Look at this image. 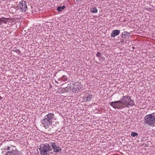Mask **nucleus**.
Wrapping results in <instances>:
<instances>
[{"label":"nucleus","mask_w":155,"mask_h":155,"mask_svg":"<svg viewBox=\"0 0 155 155\" xmlns=\"http://www.w3.org/2000/svg\"><path fill=\"white\" fill-rule=\"evenodd\" d=\"M110 105L115 109H119L124 107L128 108L129 106H133L135 104L134 100L131 99L130 97L126 95L122 97L121 100L112 102Z\"/></svg>","instance_id":"obj_1"},{"label":"nucleus","mask_w":155,"mask_h":155,"mask_svg":"<svg viewBox=\"0 0 155 155\" xmlns=\"http://www.w3.org/2000/svg\"><path fill=\"white\" fill-rule=\"evenodd\" d=\"M39 150L41 155H49V153H52V149L51 145L47 143L41 144Z\"/></svg>","instance_id":"obj_2"},{"label":"nucleus","mask_w":155,"mask_h":155,"mask_svg":"<svg viewBox=\"0 0 155 155\" xmlns=\"http://www.w3.org/2000/svg\"><path fill=\"white\" fill-rule=\"evenodd\" d=\"M144 119L146 124L151 126H153L155 124V113L146 115Z\"/></svg>","instance_id":"obj_3"},{"label":"nucleus","mask_w":155,"mask_h":155,"mask_svg":"<svg viewBox=\"0 0 155 155\" xmlns=\"http://www.w3.org/2000/svg\"><path fill=\"white\" fill-rule=\"evenodd\" d=\"M18 7L22 12H26L27 8L26 2L24 1H22L19 3Z\"/></svg>","instance_id":"obj_4"},{"label":"nucleus","mask_w":155,"mask_h":155,"mask_svg":"<svg viewBox=\"0 0 155 155\" xmlns=\"http://www.w3.org/2000/svg\"><path fill=\"white\" fill-rule=\"evenodd\" d=\"M79 83L78 82L74 83V84H68V87L70 88V90H72L74 92H76L78 91V86Z\"/></svg>","instance_id":"obj_5"},{"label":"nucleus","mask_w":155,"mask_h":155,"mask_svg":"<svg viewBox=\"0 0 155 155\" xmlns=\"http://www.w3.org/2000/svg\"><path fill=\"white\" fill-rule=\"evenodd\" d=\"M41 123L45 128H48V126L50 125H51L52 124L45 117L41 120Z\"/></svg>","instance_id":"obj_6"},{"label":"nucleus","mask_w":155,"mask_h":155,"mask_svg":"<svg viewBox=\"0 0 155 155\" xmlns=\"http://www.w3.org/2000/svg\"><path fill=\"white\" fill-rule=\"evenodd\" d=\"M54 114L49 113L46 115L44 117L52 123V120L54 119Z\"/></svg>","instance_id":"obj_7"},{"label":"nucleus","mask_w":155,"mask_h":155,"mask_svg":"<svg viewBox=\"0 0 155 155\" xmlns=\"http://www.w3.org/2000/svg\"><path fill=\"white\" fill-rule=\"evenodd\" d=\"M120 33V31L118 30H114L112 31L111 34V37H115L118 35Z\"/></svg>","instance_id":"obj_8"},{"label":"nucleus","mask_w":155,"mask_h":155,"mask_svg":"<svg viewBox=\"0 0 155 155\" xmlns=\"http://www.w3.org/2000/svg\"><path fill=\"white\" fill-rule=\"evenodd\" d=\"M93 97L92 94H88L86 97V101H89L91 100L92 97Z\"/></svg>","instance_id":"obj_9"},{"label":"nucleus","mask_w":155,"mask_h":155,"mask_svg":"<svg viewBox=\"0 0 155 155\" xmlns=\"http://www.w3.org/2000/svg\"><path fill=\"white\" fill-rule=\"evenodd\" d=\"M61 147H57L54 150H52V153L53 152H59L61 151Z\"/></svg>","instance_id":"obj_10"},{"label":"nucleus","mask_w":155,"mask_h":155,"mask_svg":"<svg viewBox=\"0 0 155 155\" xmlns=\"http://www.w3.org/2000/svg\"><path fill=\"white\" fill-rule=\"evenodd\" d=\"M65 8V6L64 5L62 6H60L58 7L57 10L58 12H61L62 10L64 9Z\"/></svg>","instance_id":"obj_11"},{"label":"nucleus","mask_w":155,"mask_h":155,"mask_svg":"<svg viewBox=\"0 0 155 155\" xmlns=\"http://www.w3.org/2000/svg\"><path fill=\"white\" fill-rule=\"evenodd\" d=\"M90 11L92 13H95L97 12V9L96 7H94L91 9Z\"/></svg>","instance_id":"obj_12"},{"label":"nucleus","mask_w":155,"mask_h":155,"mask_svg":"<svg viewBox=\"0 0 155 155\" xmlns=\"http://www.w3.org/2000/svg\"><path fill=\"white\" fill-rule=\"evenodd\" d=\"M49 144L50 145H51V146L53 150L55 149L57 147V146L56 145L55 143L54 142L51 143H50Z\"/></svg>","instance_id":"obj_13"},{"label":"nucleus","mask_w":155,"mask_h":155,"mask_svg":"<svg viewBox=\"0 0 155 155\" xmlns=\"http://www.w3.org/2000/svg\"><path fill=\"white\" fill-rule=\"evenodd\" d=\"M14 148V149H15V147L13 146H11L10 147H7V150H8V152H12L13 148Z\"/></svg>","instance_id":"obj_14"},{"label":"nucleus","mask_w":155,"mask_h":155,"mask_svg":"<svg viewBox=\"0 0 155 155\" xmlns=\"http://www.w3.org/2000/svg\"><path fill=\"white\" fill-rule=\"evenodd\" d=\"M130 33L128 32L127 31H124L122 32V36H130Z\"/></svg>","instance_id":"obj_15"},{"label":"nucleus","mask_w":155,"mask_h":155,"mask_svg":"<svg viewBox=\"0 0 155 155\" xmlns=\"http://www.w3.org/2000/svg\"><path fill=\"white\" fill-rule=\"evenodd\" d=\"M69 88L68 87V86L66 87L63 88V89L62 90L63 92H68L69 91Z\"/></svg>","instance_id":"obj_16"},{"label":"nucleus","mask_w":155,"mask_h":155,"mask_svg":"<svg viewBox=\"0 0 155 155\" xmlns=\"http://www.w3.org/2000/svg\"><path fill=\"white\" fill-rule=\"evenodd\" d=\"M138 134L137 133L135 132H132L131 133V136L133 137H134L138 136Z\"/></svg>","instance_id":"obj_17"},{"label":"nucleus","mask_w":155,"mask_h":155,"mask_svg":"<svg viewBox=\"0 0 155 155\" xmlns=\"http://www.w3.org/2000/svg\"><path fill=\"white\" fill-rule=\"evenodd\" d=\"M78 86V91L81 89H82V86L81 84L80 83H79Z\"/></svg>","instance_id":"obj_18"},{"label":"nucleus","mask_w":155,"mask_h":155,"mask_svg":"<svg viewBox=\"0 0 155 155\" xmlns=\"http://www.w3.org/2000/svg\"><path fill=\"white\" fill-rule=\"evenodd\" d=\"M101 54V53L100 52H98L97 53V54H96V56L97 57H100L101 56V55H100Z\"/></svg>","instance_id":"obj_19"},{"label":"nucleus","mask_w":155,"mask_h":155,"mask_svg":"<svg viewBox=\"0 0 155 155\" xmlns=\"http://www.w3.org/2000/svg\"><path fill=\"white\" fill-rule=\"evenodd\" d=\"M1 18V21L2 22H2L4 23H6V22H5V21H4V18H2H2Z\"/></svg>","instance_id":"obj_20"},{"label":"nucleus","mask_w":155,"mask_h":155,"mask_svg":"<svg viewBox=\"0 0 155 155\" xmlns=\"http://www.w3.org/2000/svg\"><path fill=\"white\" fill-rule=\"evenodd\" d=\"M2 18H4V19H6L7 21H8V20H11V18H5L4 17H2Z\"/></svg>","instance_id":"obj_21"},{"label":"nucleus","mask_w":155,"mask_h":155,"mask_svg":"<svg viewBox=\"0 0 155 155\" xmlns=\"http://www.w3.org/2000/svg\"><path fill=\"white\" fill-rule=\"evenodd\" d=\"M66 76L65 75H63L62 77V78H64L66 79Z\"/></svg>","instance_id":"obj_22"},{"label":"nucleus","mask_w":155,"mask_h":155,"mask_svg":"<svg viewBox=\"0 0 155 155\" xmlns=\"http://www.w3.org/2000/svg\"><path fill=\"white\" fill-rule=\"evenodd\" d=\"M4 19V21H5V22H6V23H4L5 24H7V21L6 19Z\"/></svg>","instance_id":"obj_23"},{"label":"nucleus","mask_w":155,"mask_h":155,"mask_svg":"<svg viewBox=\"0 0 155 155\" xmlns=\"http://www.w3.org/2000/svg\"><path fill=\"white\" fill-rule=\"evenodd\" d=\"M1 18H0V25H2V23L1 21Z\"/></svg>","instance_id":"obj_24"},{"label":"nucleus","mask_w":155,"mask_h":155,"mask_svg":"<svg viewBox=\"0 0 155 155\" xmlns=\"http://www.w3.org/2000/svg\"><path fill=\"white\" fill-rule=\"evenodd\" d=\"M13 148V149H12V151H13V150H17L16 148H15V149H14V148Z\"/></svg>","instance_id":"obj_25"},{"label":"nucleus","mask_w":155,"mask_h":155,"mask_svg":"<svg viewBox=\"0 0 155 155\" xmlns=\"http://www.w3.org/2000/svg\"><path fill=\"white\" fill-rule=\"evenodd\" d=\"M2 99V98L0 96V100H1Z\"/></svg>","instance_id":"obj_26"},{"label":"nucleus","mask_w":155,"mask_h":155,"mask_svg":"<svg viewBox=\"0 0 155 155\" xmlns=\"http://www.w3.org/2000/svg\"><path fill=\"white\" fill-rule=\"evenodd\" d=\"M135 48L134 47H133V49H134Z\"/></svg>","instance_id":"obj_27"},{"label":"nucleus","mask_w":155,"mask_h":155,"mask_svg":"<svg viewBox=\"0 0 155 155\" xmlns=\"http://www.w3.org/2000/svg\"><path fill=\"white\" fill-rule=\"evenodd\" d=\"M18 51H19V52H20V50H18Z\"/></svg>","instance_id":"obj_28"},{"label":"nucleus","mask_w":155,"mask_h":155,"mask_svg":"<svg viewBox=\"0 0 155 155\" xmlns=\"http://www.w3.org/2000/svg\"><path fill=\"white\" fill-rule=\"evenodd\" d=\"M56 82L57 83H58V82L57 81H56Z\"/></svg>","instance_id":"obj_29"}]
</instances>
